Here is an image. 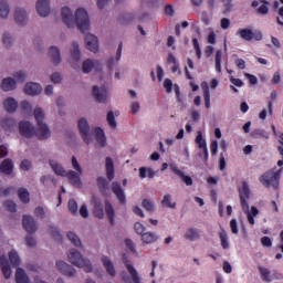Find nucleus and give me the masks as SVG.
<instances>
[{"label":"nucleus","mask_w":283,"mask_h":283,"mask_svg":"<svg viewBox=\"0 0 283 283\" xmlns=\"http://www.w3.org/2000/svg\"><path fill=\"white\" fill-rule=\"evenodd\" d=\"M22 227L30 235H34L39 227L36 226V221L32 216L24 214L22 218Z\"/></svg>","instance_id":"6e6552de"},{"label":"nucleus","mask_w":283,"mask_h":283,"mask_svg":"<svg viewBox=\"0 0 283 283\" xmlns=\"http://www.w3.org/2000/svg\"><path fill=\"white\" fill-rule=\"evenodd\" d=\"M66 238L70 240V242H72L74 247H83V244L81 243V239L78 238V235H76V233L70 231L67 232Z\"/></svg>","instance_id":"79ce46f5"},{"label":"nucleus","mask_w":283,"mask_h":283,"mask_svg":"<svg viewBox=\"0 0 283 283\" xmlns=\"http://www.w3.org/2000/svg\"><path fill=\"white\" fill-rule=\"evenodd\" d=\"M56 268L60 273H62V275H66V277H74L76 275V270L65 261H57Z\"/></svg>","instance_id":"f8f14e48"},{"label":"nucleus","mask_w":283,"mask_h":283,"mask_svg":"<svg viewBox=\"0 0 283 283\" xmlns=\"http://www.w3.org/2000/svg\"><path fill=\"white\" fill-rule=\"evenodd\" d=\"M0 171L4 174V176H11L12 171H14V164L12 163V159H4L0 165Z\"/></svg>","instance_id":"412c9836"},{"label":"nucleus","mask_w":283,"mask_h":283,"mask_svg":"<svg viewBox=\"0 0 283 283\" xmlns=\"http://www.w3.org/2000/svg\"><path fill=\"white\" fill-rule=\"evenodd\" d=\"M62 21L65 23L66 28H74V25H76L83 34L90 30V15L83 8L75 11V19L71 8H62Z\"/></svg>","instance_id":"f03ea898"},{"label":"nucleus","mask_w":283,"mask_h":283,"mask_svg":"<svg viewBox=\"0 0 283 283\" xmlns=\"http://www.w3.org/2000/svg\"><path fill=\"white\" fill-rule=\"evenodd\" d=\"M142 207L143 209H145L146 211H148L149 213H154V201L149 200V199H144L142 201Z\"/></svg>","instance_id":"3c124183"},{"label":"nucleus","mask_w":283,"mask_h":283,"mask_svg":"<svg viewBox=\"0 0 283 283\" xmlns=\"http://www.w3.org/2000/svg\"><path fill=\"white\" fill-rule=\"evenodd\" d=\"M230 229H231V232H232L234 235H238V233H239V230H238V220L231 219V221H230Z\"/></svg>","instance_id":"0e129e2a"},{"label":"nucleus","mask_w":283,"mask_h":283,"mask_svg":"<svg viewBox=\"0 0 283 283\" xmlns=\"http://www.w3.org/2000/svg\"><path fill=\"white\" fill-rule=\"evenodd\" d=\"M192 45L196 50L197 59H202V50L200 49V43L196 38L192 39Z\"/></svg>","instance_id":"6e6d98bb"},{"label":"nucleus","mask_w":283,"mask_h":283,"mask_svg":"<svg viewBox=\"0 0 283 283\" xmlns=\"http://www.w3.org/2000/svg\"><path fill=\"white\" fill-rule=\"evenodd\" d=\"M122 260H123V263H124L126 270L128 271L129 275L132 276L133 282L134 283H143L140 275H138V271H136V268H134V265H132L129 263V259H127V255L124 254Z\"/></svg>","instance_id":"9b49d317"},{"label":"nucleus","mask_w":283,"mask_h":283,"mask_svg":"<svg viewBox=\"0 0 283 283\" xmlns=\"http://www.w3.org/2000/svg\"><path fill=\"white\" fill-rule=\"evenodd\" d=\"M78 132L82 136V140L90 145L92 143V133L90 132V124L86 118H81L77 123Z\"/></svg>","instance_id":"423d86ee"},{"label":"nucleus","mask_w":283,"mask_h":283,"mask_svg":"<svg viewBox=\"0 0 283 283\" xmlns=\"http://www.w3.org/2000/svg\"><path fill=\"white\" fill-rule=\"evenodd\" d=\"M106 120L112 129H116V127H118V124L116 123V117L114 116V112L111 111L107 113Z\"/></svg>","instance_id":"09e8293b"},{"label":"nucleus","mask_w":283,"mask_h":283,"mask_svg":"<svg viewBox=\"0 0 283 283\" xmlns=\"http://www.w3.org/2000/svg\"><path fill=\"white\" fill-rule=\"evenodd\" d=\"M184 238L190 242H196V240H200V230L196 228H189L186 230Z\"/></svg>","instance_id":"393cba45"},{"label":"nucleus","mask_w":283,"mask_h":283,"mask_svg":"<svg viewBox=\"0 0 283 283\" xmlns=\"http://www.w3.org/2000/svg\"><path fill=\"white\" fill-rule=\"evenodd\" d=\"M81 172H76L74 170H70L69 172H66V178H69L71 185H73V187H81L82 182H81Z\"/></svg>","instance_id":"b1692460"},{"label":"nucleus","mask_w":283,"mask_h":283,"mask_svg":"<svg viewBox=\"0 0 283 283\" xmlns=\"http://www.w3.org/2000/svg\"><path fill=\"white\" fill-rule=\"evenodd\" d=\"M72 167L73 169H76L78 174H83V168H81V164H78V160L75 156L72 157Z\"/></svg>","instance_id":"e2e57ef3"},{"label":"nucleus","mask_w":283,"mask_h":283,"mask_svg":"<svg viewBox=\"0 0 283 283\" xmlns=\"http://www.w3.org/2000/svg\"><path fill=\"white\" fill-rule=\"evenodd\" d=\"M14 21L18 25H25V21H28V13L25 10L17 8L14 12Z\"/></svg>","instance_id":"5701e85b"},{"label":"nucleus","mask_w":283,"mask_h":283,"mask_svg":"<svg viewBox=\"0 0 283 283\" xmlns=\"http://www.w3.org/2000/svg\"><path fill=\"white\" fill-rule=\"evenodd\" d=\"M112 191L117 198L119 205L127 203V197L125 196V190H123V187H120V184H118L117 181H113Z\"/></svg>","instance_id":"ddd939ff"},{"label":"nucleus","mask_w":283,"mask_h":283,"mask_svg":"<svg viewBox=\"0 0 283 283\" xmlns=\"http://www.w3.org/2000/svg\"><path fill=\"white\" fill-rule=\"evenodd\" d=\"M105 167H106V177H107V179L109 181L114 180L115 170H114V160H112V157H106Z\"/></svg>","instance_id":"cd10ccee"},{"label":"nucleus","mask_w":283,"mask_h":283,"mask_svg":"<svg viewBox=\"0 0 283 283\" xmlns=\"http://www.w3.org/2000/svg\"><path fill=\"white\" fill-rule=\"evenodd\" d=\"M97 187H98L99 191L105 193V191H107V189L109 187V182L107 181V179H105V177H98L97 178Z\"/></svg>","instance_id":"c03bdc74"},{"label":"nucleus","mask_w":283,"mask_h":283,"mask_svg":"<svg viewBox=\"0 0 283 283\" xmlns=\"http://www.w3.org/2000/svg\"><path fill=\"white\" fill-rule=\"evenodd\" d=\"M69 211L72 213V216H76V213H78V203H76V200H69Z\"/></svg>","instance_id":"603ef678"},{"label":"nucleus","mask_w":283,"mask_h":283,"mask_svg":"<svg viewBox=\"0 0 283 283\" xmlns=\"http://www.w3.org/2000/svg\"><path fill=\"white\" fill-rule=\"evenodd\" d=\"M95 138L99 147H105V145H107V138L105 137V132L103 130V128H95Z\"/></svg>","instance_id":"c756f323"},{"label":"nucleus","mask_w":283,"mask_h":283,"mask_svg":"<svg viewBox=\"0 0 283 283\" xmlns=\"http://www.w3.org/2000/svg\"><path fill=\"white\" fill-rule=\"evenodd\" d=\"M105 211H106V216L109 220V223L114 224V216H115L114 206H112V202H109V200L105 201Z\"/></svg>","instance_id":"c9c22d12"},{"label":"nucleus","mask_w":283,"mask_h":283,"mask_svg":"<svg viewBox=\"0 0 283 283\" xmlns=\"http://www.w3.org/2000/svg\"><path fill=\"white\" fill-rule=\"evenodd\" d=\"M3 207L6 211H9L10 213H15L17 212V203L12 200H8L3 203Z\"/></svg>","instance_id":"864d4df0"},{"label":"nucleus","mask_w":283,"mask_h":283,"mask_svg":"<svg viewBox=\"0 0 283 283\" xmlns=\"http://www.w3.org/2000/svg\"><path fill=\"white\" fill-rule=\"evenodd\" d=\"M9 262L12 266H19L21 264V259L19 258V253L17 251L9 252Z\"/></svg>","instance_id":"37998d69"},{"label":"nucleus","mask_w":283,"mask_h":283,"mask_svg":"<svg viewBox=\"0 0 283 283\" xmlns=\"http://www.w3.org/2000/svg\"><path fill=\"white\" fill-rule=\"evenodd\" d=\"M169 169L172 174L178 176L182 180V182L187 185V187H191V185H193V179H191V177L189 176H186L185 172H182V170L178 169V166L170 164Z\"/></svg>","instance_id":"4468645a"},{"label":"nucleus","mask_w":283,"mask_h":283,"mask_svg":"<svg viewBox=\"0 0 283 283\" xmlns=\"http://www.w3.org/2000/svg\"><path fill=\"white\" fill-rule=\"evenodd\" d=\"M1 90H3V92H12V90H17V81L12 77L2 80Z\"/></svg>","instance_id":"bb28decb"},{"label":"nucleus","mask_w":283,"mask_h":283,"mask_svg":"<svg viewBox=\"0 0 283 283\" xmlns=\"http://www.w3.org/2000/svg\"><path fill=\"white\" fill-rule=\"evenodd\" d=\"M259 271L263 282H271V271H269V269L259 266Z\"/></svg>","instance_id":"de8ad7c7"},{"label":"nucleus","mask_w":283,"mask_h":283,"mask_svg":"<svg viewBox=\"0 0 283 283\" xmlns=\"http://www.w3.org/2000/svg\"><path fill=\"white\" fill-rule=\"evenodd\" d=\"M239 197L243 211H249V198H251V189L249 188V184L247 181L242 182V187L239 188Z\"/></svg>","instance_id":"39448f33"},{"label":"nucleus","mask_w":283,"mask_h":283,"mask_svg":"<svg viewBox=\"0 0 283 283\" xmlns=\"http://www.w3.org/2000/svg\"><path fill=\"white\" fill-rule=\"evenodd\" d=\"M93 213H94L95 218L103 219L105 216V212L103 210V203L96 202L94 206V209H93Z\"/></svg>","instance_id":"a18cd8bd"},{"label":"nucleus","mask_w":283,"mask_h":283,"mask_svg":"<svg viewBox=\"0 0 283 283\" xmlns=\"http://www.w3.org/2000/svg\"><path fill=\"white\" fill-rule=\"evenodd\" d=\"M18 197L23 205H28L30 202V192L25 188L18 189Z\"/></svg>","instance_id":"e433bc0d"},{"label":"nucleus","mask_w":283,"mask_h":283,"mask_svg":"<svg viewBox=\"0 0 283 283\" xmlns=\"http://www.w3.org/2000/svg\"><path fill=\"white\" fill-rule=\"evenodd\" d=\"M17 107H19V103L13 97H9L3 102V108L8 114H14Z\"/></svg>","instance_id":"4be33fe9"},{"label":"nucleus","mask_w":283,"mask_h":283,"mask_svg":"<svg viewBox=\"0 0 283 283\" xmlns=\"http://www.w3.org/2000/svg\"><path fill=\"white\" fill-rule=\"evenodd\" d=\"M0 266L4 279L10 280V277H12V269L10 268V262L6 256L0 258Z\"/></svg>","instance_id":"6ab92c4d"},{"label":"nucleus","mask_w":283,"mask_h":283,"mask_svg":"<svg viewBox=\"0 0 283 283\" xmlns=\"http://www.w3.org/2000/svg\"><path fill=\"white\" fill-rule=\"evenodd\" d=\"M92 70H95L96 72H103V64H101L99 61L87 59L86 61L83 62L82 71L84 74H90Z\"/></svg>","instance_id":"1a4fd4ad"},{"label":"nucleus","mask_w":283,"mask_h":283,"mask_svg":"<svg viewBox=\"0 0 283 283\" xmlns=\"http://www.w3.org/2000/svg\"><path fill=\"white\" fill-rule=\"evenodd\" d=\"M211 156H216L218 154V140H212L210 144Z\"/></svg>","instance_id":"774afa93"},{"label":"nucleus","mask_w":283,"mask_h":283,"mask_svg":"<svg viewBox=\"0 0 283 283\" xmlns=\"http://www.w3.org/2000/svg\"><path fill=\"white\" fill-rule=\"evenodd\" d=\"M13 76L18 83H25V78H28V74L23 71L17 72Z\"/></svg>","instance_id":"5fc2aeb1"},{"label":"nucleus","mask_w":283,"mask_h":283,"mask_svg":"<svg viewBox=\"0 0 283 283\" xmlns=\"http://www.w3.org/2000/svg\"><path fill=\"white\" fill-rule=\"evenodd\" d=\"M8 14H10V6L6 0H0V17L1 19H7Z\"/></svg>","instance_id":"4c0bfd02"},{"label":"nucleus","mask_w":283,"mask_h":283,"mask_svg":"<svg viewBox=\"0 0 283 283\" xmlns=\"http://www.w3.org/2000/svg\"><path fill=\"white\" fill-rule=\"evenodd\" d=\"M142 242L144 244H154V242H158V234L154 232H145L142 234Z\"/></svg>","instance_id":"2f4dec72"},{"label":"nucleus","mask_w":283,"mask_h":283,"mask_svg":"<svg viewBox=\"0 0 283 283\" xmlns=\"http://www.w3.org/2000/svg\"><path fill=\"white\" fill-rule=\"evenodd\" d=\"M49 233H51V235H52L53 240H55V242H63V235H61L59 228L51 226L49 228Z\"/></svg>","instance_id":"58836bf2"},{"label":"nucleus","mask_w":283,"mask_h":283,"mask_svg":"<svg viewBox=\"0 0 283 283\" xmlns=\"http://www.w3.org/2000/svg\"><path fill=\"white\" fill-rule=\"evenodd\" d=\"M282 171L283 168H280L276 171L274 169L269 170L259 178V181L268 189L271 187H273V189H280V178H282Z\"/></svg>","instance_id":"7ed1b4c3"},{"label":"nucleus","mask_w":283,"mask_h":283,"mask_svg":"<svg viewBox=\"0 0 283 283\" xmlns=\"http://www.w3.org/2000/svg\"><path fill=\"white\" fill-rule=\"evenodd\" d=\"M252 136H253V138H269V136L264 135L263 129H254L252 132Z\"/></svg>","instance_id":"69168bd1"},{"label":"nucleus","mask_w":283,"mask_h":283,"mask_svg":"<svg viewBox=\"0 0 283 283\" xmlns=\"http://www.w3.org/2000/svg\"><path fill=\"white\" fill-rule=\"evenodd\" d=\"M214 67L219 74L222 72V52L220 50L216 52Z\"/></svg>","instance_id":"a19ab883"},{"label":"nucleus","mask_w":283,"mask_h":283,"mask_svg":"<svg viewBox=\"0 0 283 283\" xmlns=\"http://www.w3.org/2000/svg\"><path fill=\"white\" fill-rule=\"evenodd\" d=\"M15 282L17 283H30V277L25 274V271L21 268L15 270Z\"/></svg>","instance_id":"473e14b6"},{"label":"nucleus","mask_w":283,"mask_h":283,"mask_svg":"<svg viewBox=\"0 0 283 283\" xmlns=\"http://www.w3.org/2000/svg\"><path fill=\"white\" fill-rule=\"evenodd\" d=\"M120 56H123V42H120L118 44L116 60L111 57L107 62V67H108V70H111V72H112V70H114V65H116V63H118V61H120Z\"/></svg>","instance_id":"c85d7f7f"},{"label":"nucleus","mask_w":283,"mask_h":283,"mask_svg":"<svg viewBox=\"0 0 283 283\" xmlns=\"http://www.w3.org/2000/svg\"><path fill=\"white\" fill-rule=\"evenodd\" d=\"M201 87L203 90V99L206 108L209 109V107H211V92L209 91V84L207 82H203L201 84Z\"/></svg>","instance_id":"7c9ffc66"},{"label":"nucleus","mask_w":283,"mask_h":283,"mask_svg":"<svg viewBox=\"0 0 283 283\" xmlns=\"http://www.w3.org/2000/svg\"><path fill=\"white\" fill-rule=\"evenodd\" d=\"M164 87H165L167 94H171V90L174 87V82L170 78H166L164 81Z\"/></svg>","instance_id":"052dcab7"},{"label":"nucleus","mask_w":283,"mask_h":283,"mask_svg":"<svg viewBox=\"0 0 283 283\" xmlns=\"http://www.w3.org/2000/svg\"><path fill=\"white\" fill-rule=\"evenodd\" d=\"M262 6L256 9L259 14H269V2L266 0H262Z\"/></svg>","instance_id":"4d7b16f0"},{"label":"nucleus","mask_w":283,"mask_h":283,"mask_svg":"<svg viewBox=\"0 0 283 283\" xmlns=\"http://www.w3.org/2000/svg\"><path fill=\"white\" fill-rule=\"evenodd\" d=\"M41 92H43V87H41L39 83L29 82L24 86V93L28 94V96H38Z\"/></svg>","instance_id":"f3484780"},{"label":"nucleus","mask_w":283,"mask_h":283,"mask_svg":"<svg viewBox=\"0 0 283 283\" xmlns=\"http://www.w3.org/2000/svg\"><path fill=\"white\" fill-rule=\"evenodd\" d=\"M33 114L36 120L38 128H35L34 125H32V123L30 122H20V136H23V138H33V136H35L38 140H48V138L52 136V133L50 132V127H48V124L43 123V120H45V113H43V109L38 107L34 109Z\"/></svg>","instance_id":"f257e3e1"},{"label":"nucleus","mask_w":283,"mask_h":283,"mask_svg":"<svg viewBox=\"0 0 283 283\" xmlns=\"http://www.w3.org/2000/svg\"><path fill=\"white\" fill-rule=\"evenodd\" d=\"M2 127L6 132H12L14 127H17V122L14 118H6L2 123Z\"/></svg>","instance_id":"ea45409f"},{"label":"nucleus","mask_w":283,"mask_h":283,"mask_svg":"<svg viewBox=\"0 0 283 283\" xmlns=\"http://www.w3.org/2000/svg\"><path fill=\"white\" fill-rule=\"evenodd\" d=\"M195 143L198 144L199 149H202L203 151V163L205 165H208L209 163V148L207 147V139H203L202 132L197 133V137L195 139Z\"/></svg>","instance_id":"9d476101"},{"label":"nucleus","mask_w":283,"mask_h":283,"mask_svg":"<svg viewBox=\"0 0 283 283\" xmlns=\"http://www.w3.org/2000/svg\"><path fill=\"white\" fill-rule=\"evenodd\" d=\"M49 164L56 176H63V177L66 176L67 172L65 171V168L61 166V164L54 160H50Z\"/></svg>","instance_id":"72a5a7b5"},{"label":"nucleus","mask_w":283,"mask_h":283,"mask_svg":"<svg viewBox=\"0 0 283 283\" xmlns=\"http://www.w3.org/2000/svg\"><path fill=\"white\" fill-rule=\"evenodd\" d=\"M234 64L237 65L238 70H245L247 69V62L242 59H237L234 61Z\"/></svg>","instance_id":"338daca9"},{"label":"nucleus","mask_w":283,"mask_h":283,"mask_svg":"<svg viewBox=\"0 0 283 283\" xmlns=\"http://www.w3.org/2000/svg\"><path fill=\"white\" fill-rule=\"evenodd\" d=\"M134 229H135V232L138 234V235H144L145 233V226H143L140 222H136L135 226H134Z\"/></svg>","instance_id":"bf43d9fd"},{"label":"nucleus","mask_w":283,"mask_h":283,"mask_svg":"<svg viewBox=\"0 0 283 283\" xmlns=\"http://www.w3.org/2000/svg\"><path fill=\"white\" fill-rule=\"evenodd\" d=\"M34 214L36 216V218H41V220H43L45 218V209L39 206L34 209Z\"/></svg>","instance_id":"680f3d73"},{"label":"nucleus","mask_w":283,"mask_h":283,"mask_svg":"<svg viewBox=\"0 0 283 283\" xmlns=\"http://www.w3.org/2000/svg\"><path fill=\"white\" fill-rule=\"evenodd\" d=\"M237 34H239V36L241 39H243V41H262L263 35H262V31H252L251 29H239Z\"/></svg>","instance_id":"0eeeda50"},{"label":"nucleus","mask_w":283,"mask_h":283,"mask_svg":"<svg viewBox=\"0 0 283 283\" xmlns=\"http://www.w3.org/2000/svg\"><path fill=\"white\" fill-rule=\"evenodd\" d=\"M85 44L86 49L90 50V52H93L94 54L98 52V38H96V35L92 33L86 34Z\"/></svg>","instance_id":"dca6fc26"},{"label":"nucleus","mask_w":283,"mask_h":283,"mask_svg":"<svg viewBox=\"0 0 283 283\" xmlns=\"http://www.w3.org/2000/svg\"><path fill=\"white\" fill-rule=\"evenodd\" d=\"M161 205L167 209H176V202H171V195H165Z\"/></svg>","instance_id":"49530a36"},{"label":"nucleus","mask_w":283,"mask_h":283,"mask_svg":"<svg viewBox=\"0 0 283 283\" xmlns=\"http://www.w3.org/2000/svg\"><path fill=\"white\" fill-rule=\"evenodd\" d=\"M93 97L96 103H105V101H107V87L93 86Z\"/></svg>","instance_id":"2eb2a0df"},{"label":"nucleus","mask_w":283,"mask_h":283,"mask_svg":"<svg viewBox=\"0 0 283 283\" xmlns=\"http://www.w3.org/2000/svg\"><path fill=\"white\" fill-rule=\"evenodd\" d=\"M71 56L73 61H75V63H78L81 61V48L76 42L72 43Z\"/></svg>","instance_id":"f704fd0d"},{"label":"nucleus","mask_w":283,"mask_h":283,"mask_svg":"<svg viewBox=\"0 0 283 283\" xmlns=\"http://www.w3.org/2000/svg\"><path fill=\"white\" fill-rule=\"evenodd\" d=\"M49 56L53 65H59L61 63V51H59V48L51 46L49 49Z\"/></svg>","instance_id":"a878e982"},{"label":"nucleus","mask_w":283,"mask_h":283,"mask_svg":"<svg viewBox=\"0 0 283 283\" xmlns=\"http://www.w3.org/2000/svg\"><path fill=\"white\" fill-rule=\"evenodd\" d=\"M50 0H38L36 2V12L40 17H49L50 15Z\"/></svg>","instance_id":"a211bd4d"},{"label":"nucleus","mask_w":283,"mask_h":283,"mask_svg":"<svg viewBox=\"0 0 283 283\" xmlns=\"http://www.w3.org/2000/svg\"><path fill=\"white\" fill-rule=\"evenodd\" d=\"M2 43L7 49L12 48V36H10L8 33H4L2 36Z\"/></svg>","instance_id":"13d9d810"},{"label":"nucleus","mask_w":283,"mask_h":283,"mask_svg":"<svg viewBox=\"0 0 283 283\" xmlns=\"http://www.w3.org/2000/svg\"><path fill=\"white\" fill-rule=\"evenodd\" d=\"M67 258L69 262H71V264H74V266H77L78 269H84L86 273H92V263L90 262V260L83 258V254L76 251V249H72L67 254Z\"/></svg>","instance_id":"20e7f679"},{"label":"nucleus","mask_w":283,"mask_h":283,"mask_svg":"<svg viewBox=\"0 0 283 283\" xmlns=\"http://www.w3.org/2000/svg\"><path fill=\"white\" fill-rule=\"evenodd\" d=\"M219 238L221 240V247L222 249H229V237L227 235V231L222 230L219 233Z\"/></svg>","instance_id":"8fccbe9b"},{"label":"nucleus","mask_w":283,"mask_h":283,"mask_svg":"<svg viewBox=\"0 0 283 283\" xmlns=\"http://www.w3.org/2000/svg\"><path fill=\"white\" fill-rule=\"evenodd\" d=\"M102 264L104 269H106V273H108L111 277H116V269L114 268V263L112 262V259H109V256H103Z\"/></svg>","instance_id":"aec40b11"}]
</instances>
